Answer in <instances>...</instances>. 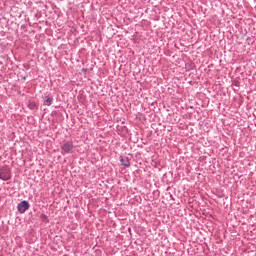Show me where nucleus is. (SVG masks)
<instances>
[{"label":"nucleus","mask_w":256,"mask_h":256,"mask_svg":"<svg viewBox=\"0 0 256 256\" xmlns=\"http://www.w3.org/2000/svg\"><path fill=\"white\" fill-rule=\"evenodd\" d=\"M29 202L27 201H22L20 204H18V211L19 213H25V211H27V209H29Z\"/></svg>","instance_id":"3"},{"label":"nucleus","mask_w":256,"mask_h":256,"mask_svg":"<svg viewBox=\"0 0 256 256\" xmlns=\"http://www.w3.org/2000/svg\"><path fill=\"white\" fill-rule=\"evenodd\" d=\"M28 107H29V109L35 110V109H37V103H35V102H30V103L28 104Z\"/></svg>","instance_id":"6"},{"label":"nucleus","mask_w":256,"mask_h":256,"mask_svg":"<svg viewBox=\"0 0 256 256\" xmlns=\"http://www.w3.org/2000/svg\"><path fill=\"white\" fill-rule=\"evenodd\" d=\"M120 161H121V163L124 167H130L131 166V163L129 162V159H127V158L126 159L121 158Z\"/></svg>","instance_id":"5"},{"label":"nucleus","mask_w":256,"mask_h":256,"mask_svg":"<svg viewBox=\"0 0 256 256\" xmlns=\"http://www.w3.org/2000/svg\"><path fill=\"white\" fill-rule=\"evenodd\" d=\"M0 179L2 181H9L11 179V168L5 166L0 169Z\"/></svg>","instance_id":"1"},{"label":"nucleus","mask_w":256,"mask_h":256,"mask_svg":"<svg viewBox=\"0 0 256 256\" xmlns=\"http://www.w3.org/2000/svg\"><path fill=\"white\" fill-rule=\"evenodd\" d=\"M62 149V155H65V153H73V142L68 141V142H64L63 145L61 146Z\"/></svg>","instance_id":"2"},{"label":"nucleus","mask_w":256,"mask_h":256,"mask_svg":"<svg viewBox=\"0 0 256 256\" xmlns=\"http://www.w3.org/2000/svg\"><path fill=\"white\" fill-rule=\"evenodd\" d=\"M52 103H53V97L46 96V99L44 100V105H46L47 107H50Z\"/></svg>","instance_id":"4"},{"label":"nucleus","mask_w":256,"mask_h":256,"mask_svg":"<svg viewBox=\"0 0 256 256\" xmlns=\"http://www.w3.org/2000/svg\"><path fill=\"white\" fill-rule=\"evenodd\" d=\"M42 217H45V215L42 214Z\"/></svg>","instance_id":"7"}]
</instances>
